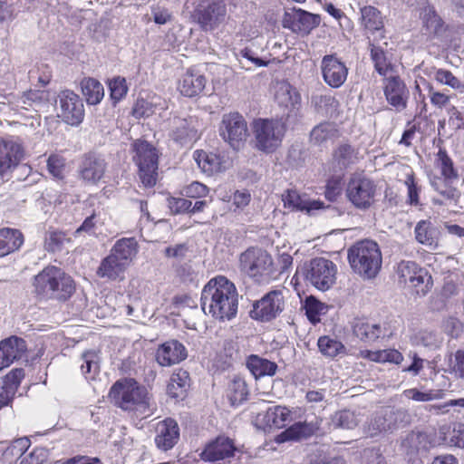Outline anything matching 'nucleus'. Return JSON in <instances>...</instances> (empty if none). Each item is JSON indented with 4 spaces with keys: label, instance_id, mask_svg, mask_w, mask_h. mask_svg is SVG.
I'll list each match as a JSON object with an SVG mask.
<instances>
[{
    "label": "nucleus",
    "instance_id": "obj_1",
    "mask_svg": "<svg viewBox=\"0 0 464 464\" xmlns=\"http://www.w3.org/2000/svg\"><path fill=\"white\" fill-rule=\"evenodd\" d=\"M200 302L206 314L220 321L231 320L237 313L238 294L231 281L218 276L203 287Z\"/></svg>",
    "mask_w": 464,
    "mask_h": 464
},
{
    "label": "nucleus",
    "instance_id": "obj_2",
    "mask_svg": "<svg viewBox=\"0 0 464 464\" xmlns=\"http://www.w3.org/2000/svg\"><path fill=\"white\" fill-rule=\"evenodd\" d=\"M109 398L120 409L139 415H149L150 396L145 387L134 379H121L110 389Z\"/></svg>",
    "mask_w": 464,
    "mask_h": 464
},
{
    "label": "nucleus",
    "instance_id": "obj_3",
    "mask_svg": "<svg viewBox=\"0 0 464 464\" xmlns=\"http://www.w3.org/2000/svg\"><path fill=\"white\" fill-rule=\"evenodd\" d=\"M34 293L38 298L65 301L75 290L72 278L56 266L44 268L34 279Z\"/></svg>",
    "mask_w": 464,
    "mask_h": 464
},
{
    "label": "nucleus",
    "instance_id": "obj_4",
    "mask_svg": "<svg viewBox=\"0 0 464 464\" xmlns=\"http://www.w3.org/2000/svg\"><path fill=\"white\" fill-rule=\"evenodd\" d=\"M348 260L352 269L364 279L374 278L382 263L378 244L372 240H362L348 249Z\"/></svg>",
    "mask_w": 464,
    "mask_h": 464
},
{
    "label": "nucleus",
    "instance_id": "obj_5",
    "mask_svg": "<svg viewBox=\"0 0 464 464\" xmlns=\"http://www.w3.org/2000/svg\"><path fill=\"white\" fill-rule=\"evenodd\" d=\"M255 148L265 153L276 151L282 144L286 126L279 119H256L252 123Z\"/></svg>",
    "mask_w": 464,
    "mask_h": 464
},
{
    "label": "nucleus",
    "instance_id": "obj_6",
    "mask_svg": "<svg viewBox=\"0 0 464 464\" xmlns=\"http://www.w3.org/2000/svg\"><path fill=\"white\" fill-rule=\"evenodd\" d=\"M134 161L139 167V177L146 188L156 184L158 176V151L145 140H136L133 144Z\"/></svg>",
    "mask_w": 464,
    "mask_h": 464
},
{
    "label": "nucleus",
    "instance_id": "obj_7",
    "mask_svg": "<svg viewBox=\"0 0 464 464\" xmlns=\"http://www.w3.org/2000/svg\"><path fill=\"white\" fill-rule=\"evenodd\" d=\"M375 193L376 186L371 179L359 173L351 176L346 187V197L354 208L368 209L374 202Z\"/></svg>",
    "mask_w": 464,
    "mask_h": 464
},
{
    "label": "nucleus",
    "instance_id": "obj_8",
    "mask_svg": "<svg viewBox=\"0 0 464 464\" xmlns=\"http://www.w3.org/2000/svg\"><path fill=\"white\" fill-rule=\"evenodd\" d=\"M304 276L312 285L325 291L335 282L336 266L326 258L316 257L304 266Z\"/></svg>",
    "mask_w": 464,
    "mask_h": 464
},
{
    "label": "nucleus",
    "instance_id": "obj_9",
    "mask_svg": "<svg viewBox=\"0 0 464 464\" xmlns=\"http://www.w3.org/2000/svg\"><path fill=\"white\" fill-rule=\"evenodd\" d=\"M406 417V411L401 409L385 408L372 416L364 425V433L368 437H375L392 431Z\"/></svg>",
    "mask_w": 464,
    "mask_h": 464
},
{
    "label": "nucleus",
    "instance_id": "obj_10",
    "mask_svg": "<svg viewBox=\"0 0 464 464\" xmlns=\"http://www.w3.org/2000/svg\"><path fill=\"white\" fill-rule=\"evenodd\" d=\"M240 269L250 277L259 280L271 272L272 257L261 248L250 247L240 255Z\"/></svg>",
    "mask_w": 464,
    "mask_h": 464
},
{
    "label": "nucleus",
    "instance_id": "obj_11",
    "mask_svg": "<svg viewBox=\"0 0 464 464\" xmlns=\"http://www.w3.org/2000/svg\"><path fill=\"white\" fill-rule=\"evenodd\" d=\"M219 133L231 147L238 149L248 136L246 121L237 112L225 114L220 123Z\"/></svg>",
    "mask_w": 464,
    "mask_h": 464
},
{
    "label": "nucleus",
    "instance_id": "obj_12",
    "mask_svg": "<svg viewBox=\"0 0 464 464\" xmlns=\"http://www.w3.org/2000/svg\"><path fill=\"white\" fill-rule=\"evenodd\" d=\"M285 307L283 291L273 290L253 304L252 316L262 321L276 318Z\"/></svg>",
    "mask_w": 464,
    "mask_h": 464
},
{
    "label": "nucleus",
    "instance_id": "obj_13",
    "mask_svg": "<svg viewBox=\"0 0 464 464\" xmlns=\"http://www.w3.org/2000/svg\"><path fill=\"white\" fill-rule=\"evenodd\" d=\"M320 15L309 13L300 8H293L285 12L283 25L293 33L308 35L313 29L320 24Z\"/></svg>",
    "mask_w": 464,
    "mask_h": 464
},
{
    "label": "nucleus",
    "instance_id": "obj_14",
    "mask_svg": "<svg viewBox=\"0 0 464 464\" xmlns=\"http://www.w3.org/2000/svg\"><path fill=\"white\" fill-rule=\"evenodd\" d=\"M58 102L61 109L59 116L70 125L80 124L84 117V107L82 99L73 92L62 91L58 94Z\"/></svg>",
    "mask_w": 464,
    "mask_h": 464
},
{
    "label": "nucleus",
    "instance_id": "obj_15",
    "mask_svg": "<svg viewBox=\"0 0 464 464\" xmlns=\"http://www.w3.org/2000/svg\"><path fill=\"white\" fill-rule=\"evenodd\" d=\"M169 137L180 145L198 139L197 121L193 117L174 116L169 119Z\"/></svg>",
    "mask_w": 464,
    "mask_h": 464
},
{
    "label": "nucleus",
    "instance_id": "obj_16",
    "mask_svg": "<svg viewBox=\"0 0 464 464\" xmlns=\"http://www.w3.org/2000/svg\"><path fill=\"white\" fill-rule=\"evenodd\" d=\"M384 95L390 105L396 111H401L406 108L409 99V90L403 81L397 75L391 74L384 78Z\"/></svg>",
    "mask_w": 464,
    "mask_h": 464
},
{
    "label": "nucleus",
    "instance_id": "obj_17",
    "mask_svg": "<svg viewBox=\"0 0 464 464\" xmlns=\"http://www.w3.org/2000/svg\"><path fill=\"white\" fill-rule=\"evenodd\" d=\"M321 69L324 82L333 88H339L346 81L348 68L334 55L324 56Z\"/></svg>",
    "mask_w": 464,
    "mask_h": 464
},
{
    "label": "nucleus",
    "instance_id": "obj_18",
    "mask_svg": "<svg viewBox=\"0 0 464 464\" xmlns=\"http://www.w3.org/2000/svg\"><path fill=\"white\" fill-rule=\"evenodd\" d=\"M236 447L232 440L219 436L208 443L200 453L201 459L205 461H218L234 456Z\"/></svg>",
    "mask_w": 464,
    "mask_h": 464
},
{
    "label": "nucleus",
    "instance_id": "obj_19",
    "mask_svg": "<svg viewBox=\"0 0 464 464\" xmlns=\"http://www.w3.org/2000/svg\"><path fill=\"white\" fill-rule=\"evenodd\" d=\"M23 147L16 141L0 138V177L14 169L23 158Z\"/></svg>",
    "mask_w": 464,
    "mask_h": 464
},
{
    "label": "nucleus",
    "instance_id": "obj_20",
    "mask_svg": "<svg viewBox=\"0 0 464 464\" xmlns=\"http://www.w3.org/2000/svg\"><path fill=\"white\" fill-rule=\"evenodd\" d=\"M185 346L177 340H170L161 344L156 352V360L161 366H171L187 358Z\"/></svg>",
    "mask_w": 464,
    "mask_h": 464
},
{
    "label": "nucleus",
    "instance_id": "obj_21",
    "mask_svg": "<svg viewBox=\"0 0 464 464\" xmlns=\"http://www.w3.org/2000/svg\"><path fill=\"white\" fill-rule=\"evenodd\" d=\"M26 351L24 340L11 336L0 342V371L20 359Z\"/></svg>",
    "mask_w": 464,
    "mask_h": 464
},
{
    "label": "nucleus",
    "instance_id": "obj_22",
    "mask_svg": "<svg viewBox=\"0 0 464 464\" xmlns=\"http://www.w3.org/2000/svg\"><path fill=\"white\" fill-rule=\"evenodd\" d=\"M155 443L157 447L164 451L173 448L179 438V428L172 419H166L160 421L156 426Z\"/></svg>",
    "mask_w": 464,
    "mask_h": 464
},
{
    "label": "nucleus",
    "instance_id": "obj_23",
    "mask_svg": "<svg viewBox=\"0 0 464 464\" xmlns=\"http://www.w3.org/2000/svg\"><path fill=\"white\" fill-rule=\"evenodd\" d=\"M420 17L422 23L421 34L427 36V38L440 37L445 32L444 23L432 6L427 5L423 7Z\"/></svg>",
    "mask_w": 464,
    "mask_h": 464
},
{
    "label": "nucleus",
    "instance_id": "obj_24",
    "mask_svg": "<svg viewBox=\"0 0 464 464\" xmlns=\"http://www.w3.org/2000/svg\"><path fill=\"white\" fill-rule=\"evenodd\" d=\"M106 162L95 155L84 157L80 166V176L88 183L96 184L105 173Z\"/></svg>",
    "mask_w": 464,
    "mask_h": 464
},
{
    "label": "nucleus",
    "instance_id": "obj_25",
    "mask_svg": "<svg viewBox=\"0 0 464 464\" xmlns=\"http://www.w3.org/2000/svg\"><path fill=\"white\" fill-rule=\"evenodd\" d=\"M282 199L284 201V206L292 210L312 213L314 210H318L324 208L323 202L315 199H310L305 195H300L294 189H287L282 195Z\"/></svg>",
    "mask_w": 464,
    "mask_h": 464
},
{
    "label": "nucleus",
    "instance_id": "obj_26",
    "mask_svg": "<svg viewBox=\"0 0 464 464\" xmlns=\"http://www.w3.org/2000/svg\"><path fill=\"white\" fill-rule=\"evenodd\" d=\"M207 79L202 73L188 70L179 80V90L182 95L191 98L199 95L204 91Z\"/></svg>",
    "mask_w": 464,
    "mask_h": 464
},
{
    "label": "nucleus",
    "instance_id": "obj_27",
    "mask_svg": "<svg viewBox=\"0 0 464 464\" xmlns=\"http://www.w3.org/2000/svg\"><path fill=\"white\" fill-rule=\"evenodd\" d=\"M139 251V245L134 237H122L115 242L111 253L125 266H129Z\"/></svg>",
    "mask_w": 464,
    "mask_h": 464
},
{
    "label": "nucleus",
    "instance_id": "obj_28",
    "mask_svg": "<svg viewBox=\"0 0 464 464\" xmlns=\"http://www.w3.org/2000/svg\"><path fill=\"white\" fill-rule=\"evenodd\" d=\"M226 6L221 2H213L199 12L198 22L205 30H212L224 21Z\"/></svg>",
    "mask_w": 464,
    "mask_h": 464
},
{
    "label": "nucleus",
    "instance_id": "obj_29",
    "mask_svg": "<svg viewBox=\"0 0 464 464\" xmlns=\"http://www.w3.org/2000/svg\"><path fill=\"white\" fill-rule=\"evenodd\" d=\"M126 269L127 266H125L114 256L110 254L102 260L96 274L101 278L114 281L117 279H122Z\"/></svg>",
    "mask_w": 464,
    "mask_h": 464
},
{
    "label": "nucleus",
    "instance_id": "obj_30",
    "mask_svg": "<svg viewBox=\"0 0 464 464\" xmlns=\"http://www.w3.org/2000/svg\"><path fill=\"white\" fill-rule=\"evenodd\" d=\"M194 158L198 166L208 175L220 172L226 169V161L218 154L197 150Z\"/></svg>",
    "mask_w": 464,
    "mask_h": 464
},
{
    "label": "nucleus",
    "instance_id": "obj_31",
    "mask_svg": "<svg viewBox=\"0 0 464 464\" xmlns=\"http://www.w3.org/2000/svg\"><path fill=\"white\" fill-rule=\"evenodd\" d=\"M359 160V151L349 143H343L333 152V162L340 170L349 168Z\"/></svg>",
    "mask_w": 464,
    "mask_h": 464
},
{
    "label": "nucleus",
    "instance_id": "obj_32",
    "mask_svg": "<svg viewBox=\"0 0 464 464\" xmlns=\"http://www.w3.org/2000/svg\"><path fill=\"white\" fill-rule=\"evenodd\" d=\"M340 135V130L335 123L325 121L312 130L310 140L315 145H323L329 141H334Z\"/></svg>",
    "mask_w": 464,
    "mask_h": 464
},
{
    "label": "nucleus",
    "instance_id": "obj_33",
    "mask_svg": "<svg viewBox=\"0 0 464 464\" xmlns=\"http://www.w3.org/2000/svg\"><path fill=\"white\" fill-rule=\"evenodd\" d=\"M24 243V237L17 229H0V257L19 249Z\"/></svg>",
    "mask_w": 464,
    "mask_h": 464
},
{
    "label": "nucleus",
    "instance_id": "obj_34",
    "mask_svg": "<svg viewBox=\"0 0 464 464\" xmlns=\"http://www.w3.org/2000/svg\"><path fill=\"white\" fill-rule=\"evenodd\" d=\"M317 429L312 422H296L278 435V441L301 440L312 436Z\"/></svg>",
    "mask_w": 464,
    "mask_h": 464
},
{
    "label": "nucleus",
    "instance_id": "obj_35",
    "mask_svg": "<svg viewBox=\"0 0 464 464\" xmlns=\"http://www.w3.org/2000/svg\"><path fill=\"white\" fill-rule=\"evenodd\" d=\"M275 99L279 105L295 107L300 102V94L289 82L285 81L276 82L275 86Z\"/></svg>",
    "mask_w": 464,
    "mask_h": 464
},
{
    "label": "nucleus",
    "instance_id": "obj_36",
    "mask_svg": "<svg viewBox=\"0 0 464 464\" xmlns=\"http://www.w3.org/2000/svg\"><path fill=\"white\" fill-rule=\"evenodd\" d=\"M353 332L356 337L364 342H373L383 334L380 324H370L362 319H355L353 321Z\"/></svg>",
    "mask_w": 464,
    "mask_h": 464
},
{
    "label": "nucleus",
    "instance_id": "obj_37",
    "mask_svg": "<svg viewBox=\"0 0 464 464\" xmlns=\"http://www.w3.org/2000/svg\"><path fill=\"white\" fill-rule=\"evenodd\" d=\"M439 438L448 446L464 448V423H455L452 429L449 425L440 426Z\"/></svg>",
    "mask_w": 464,
    "mask_h": 464
},
{
    "label": "nucleus",
    "instance_id": "obj_38",
    "mask_svg": "<svg viewBox=\"0 0 464 464\" xmlns=\"http://www.w3.org/2000/svg\"><path fill=\"white\" fill-rule=\"evenodd\" d=\"M371 58L377 72L384 78L393 74V65L382 47L370 44Z\"/></svg>",
    "mask_w": 464,
    "mask_h": 464
},
{
    "label": "nucleus",
    "instance_id": "obj_39",
    "mask_svg": "<svg viewBox=\"0 0 464 464\" xmlns=\"http://www.w3.org/2000/svg\"><path fill=\"white\" fill-rule=\"evenodd\" d=\"M188 372L186 371L179 370L172 373L167 385L168 395L174 399H182L188 386Z\"/></svg>",
    "mask_w": 464,
    "mask_h": 464
},
{
    "label": "nucleus",
    "instance_id": "obj_40",
    "mask_svg": "<svg viewBox=\"0 0 464 464\" xmlns=\"http://www.w3.org/2000/svg\"><path fill=\"white\" fill-rule=\"evenodd\" d=\"M246 366L255 378L266 375L273 376L277 370V365L275 362L257 355H250L247 359Z\"/></svg>",
    "mask_w": 464,
    "mask_h": 464
},
{
    "label": "nucleus",
    "instance_id": "obj_41",
    "mask_svg": "<svg viewBox=\"0 0 464 464\" xmlns=\"http://www.w3.org/2000/svg\"><path fill=\"white\" fill-rule=\"evenodd\" d=\"M450 181L441 178H434L431 180V186L442 197V199H434L435 203L441 205L457 202L459 191L450 184Z\"/></svg>",
    "mask_w": 464,
    "mask_h": 464
},
{
    "label": "nucleus",
    "instance_id": "obj_42",
    "mask_svg": "<svg viewBox=\"0 0 464 464\" xmlns=\"http://www.w3.org/2000/svg\"><path fill=\"white\" fill-rule=\"evenodd\" d=\"M81 86L82 94L89 104L96 105L100 103L104 97V88L96 79H83Z\"/></svg>",
    "mask_w": 464,
    "mask_h": 464
},
{
    "label": "nucleus",
    "instance_id": "obj_43",
    "mask_svg": "<svg viewBox=\"0 0 464 464\" xmlns=\"http://www.w3.org/2000/svg\"><path fill=\"white\" fill-rule=\"evenodd\" d=\"M290 412L285 407H269L264 416L266 425L270 428H283L290 420Z\"/></svg>",
    "mask_w": 464,
    "mask_h": 464
},
{
    "label": "nucleus",
    "instance_id": "obj_44",
    "mask_svg": "<svg viewBox=\"0 0 464 464\" xmlns=\"http://www.w3.org/2000/svg\"><path fill=\"white\" fill-rule=\"evenodd\" d=\"M361 24L369 31H379L383 26V21L380 11L372 5L361 8Z\"/></svg>",
    "mask_w": 464,
    "mask_h": 464
},
{
    "label": "nucleus",
    "instance_id": "obj_45",
    "mask_svg": "<svg viewBox=\"0 0 464 464\" xmlns=\"http://www.w3.org/2000/svg\"><path fill=\"white\" fill-rule=\"evenodd\" d=\"M248 389L246 382L240 377H235L228 384L227 396L231 405H237L246 400Z\"/></svg>",
    "mask_w": 464,
    "mask_h": 464
},
{
    "label": "nucleus",
    "instance_id": "obj_46",
    "mask_svg": "<svg viewBox=\"0 0 464 464\" xmlns=\"http://www.w3.org/2000/svg\"><path fill=\"white\" fill-rule=\"evenodd\" d=\"M412 342L415 345H420L430 350H436L440 347L443 338L437 332L432 330H420L414 334Z\"/></svg>",
    "mask_w": 464,
    "mask_h": 464
},
{
    "label": "nucleus",
    "instance_id": "obj_47",
    "mask_svg": "<svg viewBox=\"0 0 464 464\" xmlns=\"http://www.w3.org/2000/svg\"><path fill=\"white\" fill-rule=\"evenodd\" d=\"M81 370L86 379H94L100 371V357L95 351H86L81 356Z\"/></svg>",
    "mask_w": 464,
    "mask_h": 464
},
{
    "label": "nucleus",
    "instance_id": "obj_48",
    "mask_svg": "<svg viewBox=\"0 0 464 464\" xmlns=\"http://www.w3.org/2000/svg\"><path fill=\"white\" fill-rule=\"evenodd\" d=\"M428 436L424 432L412 431L401 442V447L408 454H415L421 450H427Z\"/></svg>",
    "mask_w": 464,
    "mask_h": 464
},
{
    "label": "nucleus",
    "instance_id": "obj_49",
    "mask_svg": "<svg viewBox=\"0 0 464 464\" xmlns=\"http://www.w3.org/2000/svg\"><path fill=\"white\" fill-rule=\"evenodd\" d=\"M415 238L420 244L427 246L435 247L437 246L435 241V229L430 222L426 220H421L417 223L415 227Z\"/></svg>",
    "mask_w": 464,
    "mask_h": 464
},
{
    "label": "nucleus",
    "instance_id": "obj_50",
    "mask_svg": "<svg viewBox=\"0 0 464 464\" xmlns=\"http://www.w3.org/2000/svg\"><path fill=\"white\" fill-rule=\"evenodd\" d=\"M432 283L431 276L427 269L421 267L409 284V286L414 288L418 295L424 296L430 290Z\"/></svg>",
    "mask_w": 464,
    "mask_h": 464
},
{
    "label": "nucleus",
    "instance_id": "obj_51",
    "mask_svg": "<svg viewBox=\"0 0 464 464\" xmlns=\"http://www.w3.org/2000/svg\"><path fill=\"white\" fill-rule=\"evenodd\" d=\"M317 344L320 352L327 357L334 358L344 352V346L341 342L326 335L321 336Z\"/></svg>",
    "mask_w": 464,
    "mask_h": 464
},
{
    "label": "nucleus",
    "instance_id": "obj_52",
    "mask_svg": "<svg viewBox=\"0 0 464 464\" xmlns=\"http://www.w3.org/2000/svg\"><path fill=\"white\" fill-rule=\"evenodd\" d=\"M436 164L437 167L440 169L442 177L446 180L457 179V170L454 169L453 162L448 156L446 150L441 149L439 150L437 154Z\"/></svg>",
    "mask_w": 464,
    "mask_h": 464
},
{
    "label": "nucleus",
    "instance_id": "obj_53",
    "mask_svg": "<svg viewBox=\"0 0 464 464\" xmlns=\"http://www.w3.org/2000/svg\"><path fill=\"white\" fill-rule=\"evenodd\" d=\"M332 422L335 428L352 430L358 425L359 420L353 411H341L333 416Z\"/></svg>",
    "mask_w": 464,
    "mask_h": 464
},
{
    "label": "nucleus",
    "instance_id": "obj_54",
    "mask_svg": "<svg viewBox=\"0 0 464 464\" xmlns=\"http://www.w3.org/2000/svg\"><path fill=\"white\" fill-rule=\"evenodd\" d=\"M420 269L421 267L413 261H401L397 266L400 283L410 284Z\"/></svg>",
    "mask_w": 464,
    "mask_h": 464
},
{
    "label": "nucleus",
    "instance_id": "obj_55",
    "mask_svg": "<svg viewBox=\"0 0 464 464\" xmlns=\"http://www.w3.org/2000/svg\"><path fill=\"white\" fill-rule=\"evenodd\" d=\"M70 239L61 231H49L44 238V248L49 252H56L61 250L63 244Z\"/></svg>",
    "mask_w": 464,
    "mask_h": 464
},
{
    "label": "nucleus",
    "instance_id": "obj_56",
    "mask_svg": "<svg viewBox=\"0 0 464 464\" xmlns=\"http://www.w3.org/2000/svg\"><path fill=\"white\" fill-rule=\"evenodd\" d=\"M404 395L410 400L421 402L438 400L442 397L440 391L420 392L416 388L406 390Z\"/></svg>",
    "mask_w": 464,
    "mask_h": 464
},
{
    "label": "nucleus",
    "instance_id": "obj_57",
    "mask_svg": "<svg viewBox=\"0 0 464 464\" xmlns=\"http://www.w3.org/2000/svg\"><path fill=\"white\" fill-rule=\"evenodd\" d=\"M109 88L111 91V97L115 102L121 100L128 92L125 78L120 76L115 77L109 82Z\"/></svg>",
    "mask_w": 464,
    "mask_h": 464
},
{
    "label": "nucleus",
    "instance_id": "obj_58",
    "mask_svg": "<svg viewBox=\"0 0 464 464\" xmlns=\"http://www.w3.org/2000/svg\"><path fill=\"white\" fill-rule=\"evenodd\" d=\"M238 61L241 67L246 70L251 69L249 63L254 64L256 67L266 66L268 63L267 62L255 56L254 53L246 48L240 51Z\"/></svg>",
    "mask_w": 464,
    "mask_h": 464
},
{
    "label": "nucleus",
    "instance_id": "obj_59",
    "mask_svg": "<svg viewBox=\"0 0 464 464\" xmlns=\"http://www.w3.org/2000/svg\"><path fill=\"white\" fill-rule=\"evenodd\" d=\"M442 329L452 338H458L463 332V324L458 318L450 316L442 322Z\"/></svg>",
    "mask_w": 464,
    "mask_h": 464
},
{
    "label": "nucleus",
    "instance_id": "obj_60",
    "mask_svg": "<svg viewBox=\"0 0 464 464\" xmlns=\"http://www.w3.org/2000/svg\"><path fill=\"white\" fill-rule=\"evenodd\" d=\"M47 459V450L44 448H35L28 454L21 456L20 464H43Z\"/></svg>",
    "mask_w": 464,
    "mask_h": 464
},
{
    "label": "nucleus",
    "instance_id": "obj_61",
    "mask_svg": "<svg viewBox=\"0 0 464 464\" xmlns=\"http://www.w3.org/2000/svg\"><path fill=\"white\" fill-rule=\"evenodd\" d=\"M54 98V95L49 91L34 90L24 92V99L31 101L32 104L35 105L45 104Z\"/></svg>",
    "mask_w": 464,
    "mask_h": 464
},
{
    "label": "nucleus",
    "instance_id": "obj_62",
    "mask_svg": "<svg viewBox=\"0 0 464 464\" xmlns=\"http://www.w3.org/2000/svg\"><path fill=\"white\" fill-rule=\"evenodd\" d=\"M97 224L102 225L103 221L100 218V213L93 212L90 217H87L82 224L75 230V235H80L82 232L88 234L94 233Z\"/></svg>",
    "mask_w": 464,
    "mask_h": 464
},
{
    "label": "nucleus",
    "instance_id": "obj_63",
    "mask_svg": "<svg viewBox=\"0 0 464 464\" xmlns=\"http://www.w3.org/2000/svg\"><path fill=\"white\" fill-rule=\"evenodd\" d=\"M183 193L188 198H199L208 194V188L203 183L193 181L183 188Z\"/></svg>",
    "mask_w": 464,
    "mask_h": 464
},
{
    "label": "nucleus",
    "instance_id": "obj_64",
    "mask_svg": "<svg viewBox=\"0 0 464 464\" xmlns=\"http://www.w3.org/2000/svg\"><path fill=\"white\" fill-rule=\"evenodd\" d=\"M192 202L184 198H169V208L174 214H182L189 212Z\"/></svg>",
    "mask_w": 464,
    "mask_h": 464
}]
</instances>
